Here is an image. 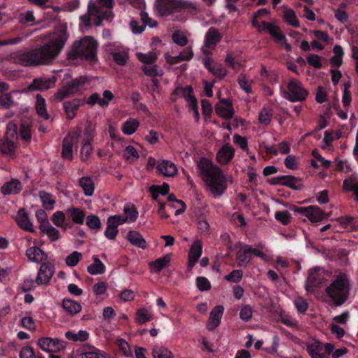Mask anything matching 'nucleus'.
I'll return each instance as SVG.
<instances>
[{
	"mask_svg": "<svg viewBox=\"0 0 358 358\" xmlns=\"http://www.w3.org/2000/svg\"><path fill=\"white\" fill-rule=\"evenodd\" d=\"M68 38L66 27L61 26L45 36L47 42L41 47L31 51L17 52L12 59L14 62L24 66L48 64L61 52Z\"/></svg>",
	"mask_w": 358,
	"mask_h": 358,
	"instance_id": "nucleus-1",
	"label": "nucleus"
},
{
	"mask_svg": "<svg viewBox=\"0 0 358 358\" xmlns=\"http://www.w3.org/2000/svg\"><path fill=\"white\" fill-rule=\"evenodd\" d=\"M197 169L205 185L215 197L221 196L227 188V183L232 182L217 165L206 158H200L196 162Z\"/></svg>",
	"mask_w": 358,
	"mask_h": 358,
	"instance_id": "nucleus-2",
	"label": "nucleus"
},
{
	"mask_svg": "<svg viewBox=\"0 0 358 358\" xmlns=\"http://www.w3.org/2000/svg\"><path fill=\"white\" fill-rule=\"evenodd\" d=\"M97 42L91 36H85L76 41L68 51V58H81L89 62L96 60Z\"/></svg>",
	"mask_w": 358,
	"mask_h": 358,
	"instance_id": "nucleus-3",
	"label": "nucleus"
},
{
	"mask_svg": "<svg viewBox=\"0 0 358 358\" xmlns=\"http://www.w3.org/2000/svg\"><path fill=\"white\" fill-rule=\"evenodd\" d=\"M349 289L350 283L348 275L345 273H340L331 285L327 287L326 292L336 305L340 306L348 297Z\"/></svg>",
	"mask_w": 358,
	"mask_h": 358,
	"instance_id": "nucleus-4",
	"label": "nucleus"
},
{
	"mask_svg": "<svg viewBox=\"0 0 358 358\" xmlns=\"http://www.w3.org/2000/svg\"><path fill=\"white\" fill-rule=\"evenodd\" d=\"M17 125L9 122L6 126L4 137L0 140V152L7 157H12L17 148Z\"/></svg>",
	"mask_w": 358,
	"mask_h": 358,
	"instance_id": "nucleus-5",
	"label": "nucleus"
},
{
	"mask_svg": "<svg viewBox=\"0 0 358 358\" xmlns=\"http://www.w3.org/2000/svg\"><path fill=\"white\" fill-rule=\"evenodd\" d=\"M182 7L196 9L192 3L182 0H155L154 10L159 16H166L179 11Z\"/></svg>",
	"mask_w": 358,
	"mask_h": 358,
	"instance_id": "nucleus-6",
	"label": "nucleus"
},
{
	"mask_svg": "<svg viewBox=\"0 0 358 358\" xmlns=\"http://www.w3.org/2000/svg\"><path fill=\"white\" fill-rule=\"evenodd\" d=\"M306 349L311 358H328L333 352L334 345L330 343H323L317 339H310L306 344Z\"/></svg>",
	"mask_w": 358,
	"mask_h": 358,
	"instance_id": "nucleus-7",
	"label": "nucleus"
},
{
	"mask_svg": "<svg viewBox=\"0 0 358 358\" xmlns=\"http://www.w3.org/2000/svg\"><path fill=\"white\" fill-rule=\"evenodd\" d=\"M283 98L292 101H302L308 96V91L304 89L301 83L296 80H291L287 84V90L281 91Z\"/></svg>",
	"mask_w": 358,
	"mask_h": 358,
	"instance_id": "nucleus-8",
	"label": "nucleus"
},
{
	"mask_svg": "<svg viewBox=\"0 0 358 358\" xmlns=\"http://www.w3.org/2000/svg\"><path fill=\"white\" fill-rule=\"evenodd\" d=\"M87 78L85 77H80L72 80L66 85L63 86L55 94V99L58 101H62L70 94L76 93L87 83Z\"/></svg>",
	"mask_w": 358,
	"mask_h": 358,
	"instance_id": "nucleus-9",
	"label": "nucleus"
},
{
	"mask_svg": "<svg viewBox=\"0 0 358 358\" xmlns=\"http://www.w3.org/2000/svg\"><path fill=\"white\" fill-rule=\"evenodd\" d=\"M259 32L266 31L274 39V41L281 45H285L287 50H291V46L287 43V40L285 35L280 31L279 27L274 22H266L262 21V26Z\"/></svg>",
	"mask_w": 358,
	"mask_h": 358,
	"instance_id": "nucleus-10",
	"label": "nucleus"
},
{
	"mask_svg": "<svg viewBox=\"0 0 358 358\" xmlns=\"http://www.w3.org/2000/svg\"><path fill=\"white\" fill-rule=\"evenodd\" d=\"M94 17L96 18L94 24L96 27L101 25L102 18L103 17L102 13H101L96 6V3L93 1H90L88 4V11L87 15H81L80 27H89L91 24L92 17Z\"/></svg>",
	"mask_w": 358,
	"mask_h": 358,
	"instance_id": "nucleus-11",
	"label": "nucleus"
},
{
	"mask_svg": "<svg viewBox=\"0 0 358 358\" xmlns=\"http://www.w3.org/2000/svg\"><path fill=\"white\" fill-rule=\"evenodd\" d=\"M222 38L221 34L215 27H210L205 35L202 51L205 55L211 54L216 45Z\"/></svg>",
	"mask_w": 358,
	"mask_h": 358,
	"instance_id": "nucleus-12",
	"label": "nucleus"
},
{
	"mask_svg": "<svg viewBox=\"0 0 358 358\" xmlns=\"http://www.w3.org/2000/svg\"><path fill=\"white\" fill-rule=\"evenodd\" d=\"M38 346L44 352H56L64 348V341L59 338L42 337L37 341Z\"/></svg>",
	"mask_w": 358,
	"mask_h": 358,
	"instance_id": "nucleus-13",
	"label": "nucleus"
},
{
	"mask_svg": "<svg viewBox=\"0 0 358 358\" xmlns=\"http://www.w3.org/2000/svg\"><path fill=\"white\" fill-rule=\"evenodd\" d=\"M106 51L118 65H124L128 59V51L122 45L109 44L107 45Z\"/></svg>",
	"mask_w": 358,
	"mask_h": 358,
	"instance_id": "nucleus-14",
	"label": "nucleus"
},
{
	"mask_svg": "<svg viewBox=\"0 0 358 358\" xmlns=\"http://www.w3.org/2000/svg\"><path fill=\"white\" fill-rule=\"evenodd\" d=\"M55 273L54 266L49 263H43L38 271L36 278L37 285H47Z\"/></svg>",
	"mask_w": 358,
	"mask_h": 358,
	"instance_id": "nucleus-15",
	"label": "nucleus"
},
{
	"mask_svg": "<svg viewBox=\"0 0 358 358\" xmlns=\"http://www.w3.org/2000/svg\"><path fill=\"white\" fill-rule=\"evenodd\" d=\"M215 112L222 118L230 120L234 114L232 102L226 99H220L215 105Z\"/></svg>",
	"mask_w": 358,
	"mask_h": 358,
	"instance_id": "nucleus-16",
	"label": "nucleus"
},
{
	"mask_svg": "<svg viewBox=\"0 0 358 358\" xmlns=\"http://www.w3.org/2000/svg\"><path fill=\"white\" fill-rule=\"evenodd\" d=\"M224 310V306L222 305H217L212 309L206 324V328L208 330L213 331L220 324Z\"/></svg>",
	"mask_w": 358,
	"mask_h": 358,
	"instance_id": "nucleus-17",
	"label": "nucleus"
},
{
	"mask_svg": "<svg viewBox=\"0 0 358 358\" xmlns=\"http://www.w3.org/2000/svg\"><path fill=\"white\" fill-rule=\"evenodd\" d=\"M114 98L113 94L110 90H104L103 92V98L98 93H93L87 99L86 103L90 105L99 104L101 107L108 106L110 101Z\"/></svg>",
	"mask_w": 358,
	"mask_h": 358,
	"instance_id": "nucleus-18",
	"label": "nucleus"
},
{
	"mask_svg": "<svg viewBox=\"0 0 358 358\" xmlns=\"http://www.w3.org/2000/svg\"><path fill=\"white\" fill-rule=\"evenodd\" d=\"M202 254V243L201 241H194L188 254V269L191 270L197 263Z\"/></svg>",
	"mask_w": 358,
	"mask_h": 358,
	"instance_id": "nucleus-19",
	"label": "nucleus"
},
{
	"mask_svg": "<svg viewBox=\"0 0 358 358\" xmlns=\"http://www.w3.org/2000/svg\"><path fill=\"white\" fill-rule=\"evenodd\" d=\"M157 170L166 177H173L178 173L174 163L167 159H159L157 162Z\"/></svg>",
	"mask_w": 358,
	"mask_h": 358,
	"instance_id": "nucleus-20",
	"label": "nucleus"
},
{
	"mask_svg": "<svg viewBox=\"0 0 358 358\" xmlns=\"http://www.w3.org/2000/svg\"><path fill=\"white\" fill-rule=\"evenodd\" d=\"M329 276V273L322 268H317L311 270L308 276V286L317 287L325 280V276Z\"/></svg>",
	"mask_w": 358,
	"mask_h": 358,
	"instance_id": "nucleus-21",
	"label": "nucleus"
},
{
	"mask_svg": "<svg viewBox=\"0 0 358 358\" xmlns=\"http://www.w3.org/2000/svg\"><path fill=\"white\" fill-rule=\"evenodd\" d=\"M27 259L36 264H43L46 261L48 256L40 248L37 246L29 247L26 250Z\"/></svg>",
	"mask_w": 358,
	"mask_h": 358,
	"instance_id": "nucleus-22",
	"label": "nucleus"
},
{
	"mask_svg": "<svg viewBox=\"0 0 358 358\" xmlns=\"http://www.w3.org/2000/svg\"><path fill=\"white\" fill-rule=\"evenodd\" d=\"M234 156V149L227 144L222 146L217 152V161L222 165L227 164Z\"/></svg>",
	"mask_w": 358,
	"mask_h": 358,
	"instance_id": "nucleus-23",
	"label": "nucleus"
},
{
	"mask_svg": "<svg viewBox=\"0 0 358 358\" xmlns=\"http://www.w3.org/2000/svg\"><path fill=\"white\" fill-rule=\"evenodd\" d=\"M15 220L18 226L27 231L34 232L33 223L30 221L28 214L24 209H20L17 212Z\"/></svg>",
	"mask_w": 358,
	"mask_h": 358,
	"instance_id": "nucleus-24",
	"label": "nucleus"
},
{
	"mask_svg": "<svg viewBox=\"0 0 358 358\" xmlns=\"http://www.w3.org/2000/svg\"><path fill=\"white\" fill-rule=\"evenodd\" d=\"M55 83V77L37 78L34 80L29 87L34 90H45L54 87Z\"/></svg>",
	"mask_w": 358,
	"mask_h": 358,
	"instance_id": "nucleus-25",
	"label": "nucleus"
},
{
	"mask_svg": "<svg viewBox=\"0 0 358 358\" xmlns=\"http://www.w3.org/2000/svg\"><path fill=\"white\" fill-rule=\"evenodd\" d=\"M250 245H241L236 252V261L239 266H246L251 260Z\"/></svg>",
	"mask_w": 358,
	"mask_h": 358,
	"instance_id": "nucleus-26",
	"label": "nucleus"
},
{
	"mask_svg": "<svg viewBox=\"0 0 358 358\" xmlns=\"http://www.w3.org/2000/svg\"><path fill=\"white\" fill-rule=\"evenodd\" d=\"M305 216L311 222H319L324 219V213L316 206H309L306 208Z\"/></svg>",
	"mask_w": 358,
	"mask_h": 358,
	"instance_id": "nucleus-27",
	"label": "nucleus"
},
{
	"mask_svg": "<svg viewBox=\"0 0 358 358\" xmlns=\"http://www.w3.org/2000/svg\"><path fill=\"white\" fill-rule=\"evenodd\" d=\"M22 188V183L17 179H12L6 182L1 187V192L4 195L18 194Z\"/></svg>",
	"mask_w": 358,
	"mask_h": 358,
	"instance_id": "nucleus-28",
	"label": "nucleus"
},
{
	"mask_svg": "<svg viewBox=\"0 0 358 358\" xmlns=\"http://www.w3.org/2000/svg\"><path fill=\"white\" fill-rule=\"evenodd\" d=\"M127 238L131 245L138 248L145 249L147 248V244L145 238L139 232L136 231H129L127 233Z\"/></svg>",
	"mask_w": 358,
	"mask_h": 358,
	"instance_id": "nucleus-29",
	"label": "nucleus"
},
{
	"mask_svg": "<svg viewBox=\"0 0 358 358\" xmlns=\"http://www.w3.org/2000/svg\"><path fill=\"white\" fill-rule=\"evenodd\" d=\"M171 262V255H166L161 258L149 263L152 273H159L163 268L167 267Z\"/></svg>",
	"mask_w": 358,
	"mask_h": 358,
	"instance_id": "nucleus-30",
	"label": "nucleus"
},
{
	"mask_svg": "<svg viewBox=\"0 0 358 358\" xmlns=\"http://www.w3.org/2000/svg\"><path fill=\"white\" fill-rule=\"evenodd\" d=\"M62 307L65 313L70 315H74L80 312L82 306L78 301L64 299L62 301Z\"/></svg>",
	"mask_w": 358,
	"mask_h": 358,
	"instance_id": "nucleus-31",
	"label": "nucleus"
},
{
	"mask_svg": "<svg viewBox=\"0 0 358 358\" xmlns=\"http://www.w3.org/2000/svg\"><path fill=\"white\" fill-rule=\"evenodd\" d=\"M343 188L346 191H352L355 193V198L358 200V176L353 173L352 176L343 181Z\"/></svg>",
	"mask_w": 358,
	"mask_h": 358,
	"instance_id": "nucleus-32",
	"label": "nucleus"
},
{
	"mask_svg": "<svg viewBox=\"0 0 358 358\" xmlns=\"http://www.w3.org/2000/svg\"><path fill=\"white\" fill-rule=\"evenodd\" d=\"M82 104L83 101L78 99L64 102V108L68 118L73 119L75 116L76 110Z\"/></svg>",
	"mask_w": 358,
	"mask_h": 358,
	"instance_id": "nucleus-33",
	"label": "nucleus"
},
{
	"mask_svg": "<svg viewBox=\"0 0 358 358\" xmlns=\"http://www.w3.org/2000/svg\"><path fill=\"white\" fill-rule=\"evenodd\" d=\"M42 233L45 234L51 241H56L60 238V233L58 229L52 226L50 223L39 225Z\"/></svg>",
	"mask_w": 358,
	"mask_h": 358,
	"instance_id": "nucleus-34",
	"label": "nucleus"
},
{
	"mask_svg": "<svg viewBox=\"0 0 358 358\" xmlns=\"http://www.w3.org/2000/svg\"><path fill=\"white\" fill-rule=\"evenodd\" d=\"M66 213L69 214L73 223L83 224L85 217V212L78 208L70 207L66 210Z\"/></svg>",
	"mask_w": 358,
	"mask_h": 358,
	"instance_id": "nucleus-35",
	"label": "nucleus"
},
{
	"mask_svg": "<svg viewBox=\"0 0 358 358\" xmlns=\"http://www.w3.org/2000/svg\"><path fill=\"white\" fill-rule=\"evenodd\" d=\"M178 93H181L182 96L185 99L189 107L191 110L197 108V100L196 99L192 94V90L190 87L187 86L184 88H180L178 90Z\"/></svg>",
	"mask_w": 358,
	"mask_h": 358,
	"instance_id": "nucleus-36",
	"label": "nucleus"
},
{
	"mask_svg": "<svg viewBox=\"0 0 358 358\" xmlns=\"http://www.w3.org/2000/svg\"><path fill=\"white\" fill-rule=\"evenodd\" d=\"M93 264L87 266V272L93 275L103 274L106 271L105 265L96 256H93Z\"/></svg>",
	"mask_w": 358,
	"mask_h": 358,
	"instance_id": "nucleus-37",
	"label": "nucleus"
},
{
	"mask_svg": "<svg viewBox=\"0 0 358 358\" xmlns=\"http://www.w3.org/2000/svg\"><path fill=\"white\" fill-rule=\"evenodd\" d=\"M74 143L73 137L68 136L63 141L62 157L64 159H72L73 158V145Z\"/></svg>",
	"mask_w": 358,
	"mask_h": 358,
	"instance_id": "nucleus-38",
	"label": "nucleus"
},
{
	"mask_svg": "<svg viewBox=\"0 0 358 358\" xmlns=\"http://www.w3.org/2000/svg\"><path fill=\"white\" fill-rule=\"evenodd\" d=\"M153 358H174L172 352L166 346L155 345L152 350Z\"/></svg>",
	"mask_w": 358,
	"mask_h": 358,
	"instance_id": "nucleus-39",
	"label": "nucleus"
},
{
	"mask_svg": "<svg viewBox=\"0 0 358 358\" xmlns=\"http://www.w3.org/2000/svg\"><path fill=\"white\" fill-rule=\"evenodd\" d=\"M139 127V122L134 118L130 117L122 124V131L127 136L132 135Z\"/></svg>",
	"mask_w": 358,
	"mask_h": 358,
	"instance_id": "nucleus-40",
	"label": "nucleus"
},
{
	"mask_svg": "<svg viewBox=\"0 0 358 358\" xmlns=\"http://www.w3.org/2000/svg\"><path fill=\"white\" fill-rule=\"evenodd\" d=\"M65 337L73 342H84L89 338V333L85 330H80L78 332L68 331L65 333Z\"/></svg>",
	"mask_w": 358,
	"mask_h": 358,
	"instance_id": "nucleus-41",
	"label": "nucleus"
},
{
	"mask_svg": "<svg viewBox=\"0 0 358 358\" xmlns=\"http://www.w3.org/2000/svg\"><path fill=\"white\" fill-rule=\"evenodd\" d=\"M79 185L87 196H91L94 191V184L90 177H83L79 180Z\"/></svg>",
	"mask_w": 358,
	"mask_h": 358,
	"instance_id": "nucleus-42",
	"label": "nucleus"
},
{
	"mask_svg": "<svg viewBox=\"0 0 358 358\" xmlns=\"http://www.w3.org/2000/svg\"><path fill=\"white\" fill-rule=\"evenodd\" d=\"M152 319V313L146 308H139L136 313V322L141 325L145 324Z\"/></svg>",
	"mask_w": 358,
	"mask_h": 358,
	"instance_id": "nucleus-43",
	"label": "nucleus"
},
{
	"mask_svg": "<svg viewBox=\"0 0 358 358\" xmlns=\"http://www.w3.org/2000/svg\"><path fill=\"white\" fill-rule=\"evenodd\" d=\"M124 217L129 223L134 222L136 220L138 216V212L131 203H127L124 205L123 208Z\"/></svg>",
	"mask_w": 358,
	"mask_h": 358,
	"instance_id": "nucleus-44",
	"label": "nucleus"
},
{
	"mask_svg": "<svg viewBox=\"0 0 358 358\" xmlns=\"http://www.w3.org/2000/svg\"><path fill=\"white\" fill-rule=\"evenodd\" d=\"M270 14V11L267 8H260L257 12H255L253 15L252 19V24L253 27H255L257 30H260L262 26V22L260 23L259 20L268 16Z\"/></svg>",
	"mask_w": 358,
	"mask_h": 358,
	"instance_id": "nucleus-45",
	"label": "nucleus"
},
{
	"mask_svg": "<svg viewBox=\"0 0 358 358\" xmlns=\"http://www.w3.org/2000/svg\"><path fill=\"white\" fill-rule=\"evenodd\" d=\"M36 110L37 114L41 116L44 120H48L49 118V115L46 110L45 106V100L41 95H36Z\"/></svg>",
	"mask_w": 358,
	"mask_h": 358,
	"instance_id": "nucleus-46",
	"label": "nucleus"
},
{
	"mask_svg": "<svg viewBox=\"0 0 358 358\" xmlns=\"http://www.w3.org/2000/svg\"><path fill=\"white\" fill-rule=\"evenodd\" d=\"M283 19L286 23L294 27H299V22L296 16V13L292 8H287L283 12Z\"/></svg>",
	"mask_w": 358,
	"mask_h": 358,
	"instance_id": "nucleus-47",
	"label": "nucleus"
},
{
	"mask_svg": "<svg viewBox=\"0 0 358 358\" xmlns=\"http://www.w3.org/2000/svg\"><path fill=\"white\" fill-rule=\"evenodd\" d=\"M136 57L140 62L145 64H152L157 59V54L155 52H149L148 53L137 52Z\"/></svg>",
	"mask_w": 358,
	"mask_h": 358,
	"instance_id": "nucleus-48",
	"label": "nucleus"
},
{
	"mask_svg": "<svg viewBox=\"0 0 358 358\" xmlns=\"http://www.w3.org/2000/svg\"><path fill=\"white\" fill-rule=\"evenodd\" d=\"M79 357L80 358H106L105 354L94 347H90L87 350L80 353Z\"/></svg>",
	"mask_w": 358,
	"mask_h": 358,
	"instance_id": "nucleus-49",
	"label": "nucleus"
},
{
	"mask_svg": "<svg viewBox=\"0 0 358 358\" xmlns=\"http://www.w3.org/2000/svg\"><path fill=\"white\" fill-rule=\"evenodd\" d=\"M264 248L265 247L263 243L258 244L255 248H252V246H250V252L251 254V257H252L253 256H256L261 258L264 261H268V255L263 251Z\"/></svg>",
	"mask_w": 358,
	"mask_h": 358,
	"instance_id": "nucleus-50",
	"label": "nucleus"
},
{
	"mask_svg": "<svg viewBox=\"0 0 358 358\" xmlns=\"http://www.w3.org/2000/svg\"><path fill=\"white\" fill-rule=\"evenodd\" d=\"M334 55L331 58V62L335 66H340L343 63V50L341 46L336 45L333 48Z\"/></svg>",
	"mask_w": 358,
	"mask_h": 358,
	"instance_id": "nucleus-51",
	"label": "nucleus"
},
{
	"mask_svg": "<svg viewBox=\"0 0 358 358\" xmlns=\"http://www.w3.org/2000/svg\"><path fill=\"white\" fill-rule=\"evenodd\" d=\"M82 258L83 255L81 252L73 251L66 257L65 262L68 266L74 267L79 263Z\"/></svg>",
	"mask_w": 358,
	"mask_h": 358,
	"instance_id": "nucleus-52",
	"label": "nucleus"
},
{
	"mask_svg": "<svg viewBox=\"0 0 358 358\" xmlns=\"http://www.w3.org/2000/svg\"><path fill=\"white\" fill-rule=\"evenodd\" d=\"M169 190V186L166 183H164L161 186H152L150 191L152 192V199L157 201L159 194L165 195Z\"/></svg>",
	"mask_w": 358,
	"mask_h": 358,
	"instance_id": "nucleus-53",
	"label": "nucleus"
},
{
	"mask_svg": "<svg viewBox=\"0 0 358 358\" xmlns=\"http://www.w3.org/2000/svg\"><path fill=\"white\" fill-rule=\"evenodd\" d=\"M20 91H13L10 94H3L0 96V104L4 107H8L14 104L13 96L19 95Z\"/></svg>",
	"mask_w": 358,
	"mask_h": 358,
	"instance_id": "nucleus-54",
	"label": "nucleus"
},
{
	"mask_svg": "<svg viewBox=\"0 0 358 358\" xmlns=\"http://www.w3.org/2000/svg\"><path fill=\"white\" fill-rule=\"evenodd\" d=\"M86 224L92 229L99 230L101 222L99 217L95 215H90L86 218Z\"/></svg>",
	"mask_w": 358,
	"mask_h": 358,
	"instance_id": "nucleus-55",
	"label": "nucleus"
},
{
	"mask_svg": "<svg viewBox=\"0 0 358 358\" xmlns=\"http://www.w3.org/2000/svg\"><path fill=\"white\" fill-rule=\"evenodd\" d=\"M275 219L283 225H287L291 222L292 215L287 210L277 211L275 213Z\"/></svg>",
	"mask_w": 358,
	"mask_h": 358,
	"instance_id": "nucleus-56",
	"label": "nucleus"
},
{
	"mask_svg": "<svg viewBox=\"0 0 358 358\" xmlns=\"http://www.w3.org/2000/svg\"><path fill=\"white\" fill-rule=\"evenodd\" d=\"M18 20L21 24H33L35 21V17L32 10H27L21 13L19 15Z\"/></svg>",
	"mask_w": 358,
	"mask_h": 358,
	"instance_id": "nucleus-57",
	"label": "nucleus"
},
{
	"mask_svg": "<svg viewBox=\"0 0 358 358\" xmlns=\"http://www.w3.org/2000/svg\"><path fill=\"white\" fill-rule=\"evenodd\" d=\"M40 197L43 203V206L47 209H52L55 204V199L53 196L47 192H40Z\"/></svg>",
	"mask_w": 358,
	"mask_h": 358,
	"instance_id": "nucleus-58",
	"label": "nucleus"
},
{
	"mask_svg": "<svg viewBox=\"0 0 358 358\" xmlns=\"http://www.w3.org/2000/svg\"><path fill=\"white\" fill-rule=\"evenodd\" d=\"M118 234L117 227L107 220V226L104 231L105 236L109 240H114Z\"/></svg>",
	"mask_w": 358,
	"mask_h": 358,
	"instance_id": "nucleus-59",
	"label": "nucleus"
},
{
	"mask_svg": "<svg viewBox=\"0 0 358 358\" xmlns=\"http://www.w3.org/2000/svg\"><path fill=\"white\" fill-rule=\"evenodd\" d=\"M117 345H118L120 350L125 357H132V350L129 343L125 340L122 338L117 339Z\"/></svg>",
	"mask_w": 358,
	"mask_h": 358,
	"instance_id": "nucleus-60",
	"label": "nucleus"
},
{
	"mask_svg": "<svg viewBox=\"0 0 358 358\" xmlns=\"http://www.w3.org/2000/svg\"><path fill=\"white\" fill-rule=\"evenodd\" d=\"M124 157L129 162H134L139 157V155L134 147L132 145H128L125 148Z\"/></svg>",
	"mask_w": 358,
	"mask_h": 358,
	"instance_id": "nucleus-61",
	"label": "nucleus"
},
{
	"mask_svg": "<svg viewBox=\"0 0 358 358\" xmlns=\"http://www.w3.org/2000/svg\"><path fill=\"white\" fill-rule=\"evenodd\" d=\"M307 62L310 66L315 69H320L322 66V58L316 54H309L306 56Z\"/></svg>",
	"mask_w": 358,
	"mask_h": 358,
	"instance_id": "nucleus-62",
	"label": "nucleus"
},
{
	"mask_svg": "<svg viewBox=\"0 0 358 358\" xmlns=\"http://www.w3.org/2000/svg\"><path fill=\"white\" fill-rule=\"evenodd\" d=\"M272 117L271 110L268 108H263L259 114V122L264 124L267 125L270 123Z\"/></svg>",
	"mask_w": 358,
	"mask_h": 358,
	"instance_id": "nucleus-63",
	"label": "nucleus"
},
{
	"mask_svg": "<svg viewBox=\"0 0 358 358\" xmlns=\"http://www.w3.org/2000/svg\"><path fill=\"white\" fill-rule=\"evenodd\" d=\"M65 219L64 213L59 210L55 212L51 217V220L53 224L59 227H63L64 226Z\"/></svg>",
	"mask_w": 358,
	"mask_h": 358,
	"instance_id": "nucleus-64",
	"label": "nucleus"
}]
</instances>
